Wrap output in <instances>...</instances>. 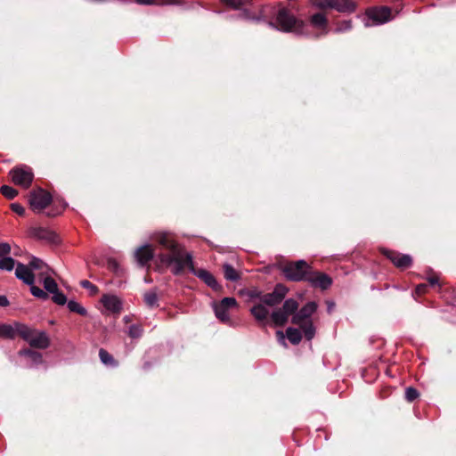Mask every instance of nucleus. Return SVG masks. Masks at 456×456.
<instances>
[{"instance_id":"1","label":"nucleus","mask_w":456,"mask_h":456,"mask_svg":"<svg viewBox=\"0 0 456 456\" xmlns=\"http://www.w3.org/2000/svg\"><path fill=\"white\" fill-rule=\"evenodd\" d=\"M153 240L163 250L159 254V261L166 266L170 267L175 275H179L185 269H188L213 290L220 291L222 289V286L210 272L194 267L191 254L187 252L184 247L179 244L171 233L167 232H157L153 236Z\"/></svg>"},{"instance_id":"2","label":"nucleus","mask_w":456,"mask_h":456,"mask_svg":"<svg viewBox=\"0 0 456 456\" xmlns=\"http://www.w3.org/2000/svg\"><path fill=\"white\" fill-rule=\"evenodd\" d=\"M268 25L285 33H294L298 37L310 36L308 25L305 21L297 20L286 8H281L276 14L275 21H269Z\"/></svg>"},{"instance_id":"3","label":"nucleus","mask_w":456,"mask_h":456,"mask_svg":"<svg viewBox=\"0 0 456 456\" xmlns=\"http://www.w3.org/2000/svg\"><path fill=\"white\" fill-rule=\"evenodd\" d=\"M317 307L315 302H308L292 316V323L299 326L307 340L313 339L315 335V327L311 316L316 312Z\"/></svg>"},{"instance_id":"4","label":"nucleus","mask_w":456,"mask_h":456,"mask_svg":"<svg viewBox=\"0 0 456 456\" xmlns=\"http://www.w3.org/2000/svg\"><path fill=\"white\" fill-rule=\"evenodd\" d=\"M20 329V337L27 341L30 346L46 349L50 346V338L45 331L32 329L26 324H22Z\"/></svg>"},{"instance_id":"5","label":"nucleus","mask_w":456,"mask_h":456,"mask_svg":"<svg viewBox=\"0 0 456 456\" xmlns=\"http://www.w3.org/2000/svg\"><path fill=\"white\" fill-rule=\"evenodd\" d=\"M311 266L305 260L289 262L282 267V273L287 280L291 281H306Z\"/></svg>"},{"instance_id":"6","label":"nucleus","mask_w":456,"mask_h":456,"mask_svg":"<svg viewBox=\"0 0 456 456\" xmlns=\"http://www.w3.org/2000/svg\"><path fill=\"white\" fill-rule=\"evenodd\" d=\"M314 5L320 9H334L346 13H352L356 10V4L352 0H317Z\"/></svg>"},{"instance_id":"7","label":"nucleus","mask_w":456,"mask_h":456,"mask_svg":"<svg viewBox=\"0 0 456 456\" xmlns=\"http://www.w3.org/2000/svg\"><path fill=\"white\" fill-rule=\"evenodd\" d=\"M364 20L365 27L384 24L391 20V10L388 7H375L367 11Z\"/></svg>"},{"instance_id":"8","label":"nucleus","mask_w":456,"mask_h":456,"mask_svg":"<svg viewBox=\"0 0 456 456\" xmlns=\"http://www.w3.org/2000/svg\"><path fill=\"white\" fill-rule=\"evenodd\" d=\"M9 175L12 181L19 186L25 189L28 188L33 181L34 174L31 167L28 166H20L13 167L10 172Z\"/></svg>"},{"instance_id":"9","label":"nucleus","mask_w":456,"mask_h":456,"mask_svg":"<svg viewBox=\"0 0 456 456\" xmlns=\"http://www.w3.org/2000/svg\"><path fill=\"white\" fill-rule=\"evenodd\" d=\"M288 291L289 289L285 285L279 283L274 287L273 292L261 296L260 302L271 307L278 305L285 298Z\"/></svg>"},{"instance_id":"10","label":"nucleus","mask_w":456,"mask_h":456,"mask_svg":"<svg viewBox=\"0 0 456 456\" xmlns=\"http://www.w3.org/2000/svg\"><path fill=\"white\" fill-rule=\"evenodd\" d=\"M237 306V301L234 297H224L220 302L213 303V309L218 320L226 322L230 320L228 310Z\"/></svg>"},{"instance_id":"11","label":"nucleus","mask_w":456,"mask_h":456,"mask_svg":"<svg viewBox=\"0 0 456 456\" xmlns=\"http://www.w3.org/2000/svg\"><path fill=\"white\" fill-rule=\"evenodd\" d=\"M51 200V195L42 189L30 192L28 200L31 208L38 212L45 209Z\"/></svg>"},{"instance_id":"12","label":"nucleus","mask_w":456,"mask_h":456,"mask_svg":"<svg viewBox=\"0 0 456 456\" xmlns=\"http://www.w3.org/2000/svg\"><path fill=\"white\" fill-rule=\"evenodd\" d=\"M306 281H308L312 287L319 288L322 290L329 289L332 284V279L326 273L321 272H314L310 270Z\"/></svg>"},{"instance_id":"13","label":"nucleus","mask_w":456,"mask_h":456,"mask_svg":"<svg viewBox=\"0 0 456 456\" xmlns=\"http://www.w3.org/2000/svg\"><path fill=\"white\" fill-rule=\"evenodd\" d=\"M382 254L398 268L405 269L410 267L412 264L411 256L407 254H401L386 248L382 249Z\"/></svg>"},{"instance_id":"14","label":"nucleus","mask_w":456,"mask_h":456,"mask_svg":"<svg viewBox=\"0 0 456 456\" xmlns=\"http://www.w3.org/2000/svg\"><path fill=\"white\" fill-rule=\"evenodd\" d=\"M30 237L56 244L59 242L58 235L52 230L45 227H32L28 231Z\"/></svg>"},{"instance_id":"15","label":"nucleus","mask_w":456,"mask_h":456,"mask_svg":"<svg viewBox=\"0 0 456 456\" xmlns=\"http://www.w3.org/2000/svg\"><path fill=\"white\" fill-rule=\"evenodd\" d=\"M16 277L27 285H32L35 282V275L28 265L18 263L15 269Z\"/></svg>"},{"instance_id":"16","label":"nucleus","mask_w":456,"mask_h":456,"mask_svg":"<svg viewBox=\"0 0 456 456\" xmlns=\"http://www.w3.org/2000/svg\"><path fill=\"white\" fill-rule=\"evenodd\" d=\"M153 255L154 250L149 244L140 247L134 253L137 263L142 266L148 264L152 259Z\"/></svg>"},{"instance_id":"17","label":"nucleus","mask_w":456,"mask_h":456,"mask_svg":"<svg viewBox=\"0 0 456 456\" xmlns=\"http://www.w3.org/2000/svg\"><path fill=\"white\" fill-rule=\"evenodd\" d=\"M310 24L317 28L321 29L322 32L320 34H317L315 37H318L322 35H327L329 32L328 29V19L325 16V14L317 12L311 16L310 18Z\"/></svg>"},{"instance_id":"18","label":"nucleus","mask_w":456,"mask_h":456,"mask_svg":"<svg viewBox=\"0 0 456 456\" xmlns=\"http://www.w3.org/2000/svg\"><path fill=\"white\" fill-rule=\"evenodd\" d=\"M101 302L108 311L112 313H118L122 307L121 301L115 295L105 294L102 297Z\"/></svg>"},{"instance_id":"19","label":"nucleus","mask_w":456,"mask_h":456,"mask_svg":"<svg viewBox=\"0 0 456 456\" xmlns=\"http://www.w3.org/2000/svg\"><path fill=\"white\" fill-rule=\"evenodd\" d=\"M21 322H14L13 324H0V338L12 339L20 336V327L22 326Z\"/></svg>"},{"instance_id":"20","label":"nucleus","mask_w":456,"mask_h":456,"mask_svg":"<svg viewBox=\"0 0 456 456\" xmlns=\"http://www.w3.org/2000/svg\"><path fill=\"white\" fill-rule=\"evenodd\" d=\"M250 313L259 322H265L269 316V310L266 308L265 305L261 302L255 304L251 307Z\"/></svg>"},{"instance_id":"21","label":"nucleus","mask_w":456,"mask_h":456,"mask_svg":"<svg viewBox=\"0 0 456 456\" xmlns=\"http://www.w3.org/2000/svg\"><path fill=\"white\" fill-rule=\"evenodd\" d=\"M52 273H48V272L39 273V276L43 281V285L45 289V292H48L51 294H53V292H56L59 289L56 281L51 277Z\"/></svg>"},{"instance_id":"22","label":"nucleus","mask_w":456,"mask_h":456,"mask_svg":"<svg viewBox=\"0 0 456 456\" xmlns=\"http://www.w3.org/2000/svg\"><path fill=\"white\" fill-rule=\"evenodd\" d=\"M20 355L26 356L29 359V367H35L43 362L42 354L31 349H23L19 352Z\"/></svg>"},{"instance_id":"23","label":"nucleus","mask_w":456,"mask_h":456,"mask_svg":"<svg viewBox=\"0 0 456 456\" xmlns=\"http://www.w3.org/2000/svg\"><path fill=\"white\" fill-rule=\"evenodd\" d=\"M282 310L283 309L280 307L273 310V313L271 314V319L275 326H284L288 322L289 315L286 312H283Z\"/></svg>"},{"instance_id":"24","label":"nucleus","mask_w":456,"mask_h":456,"mask_svg":"<svg viewBox=\"0 0 456 456\" xmlns=\"http://www.w3.org/2000/svg\"><path fill=\"white\" fill-rule=\"evenodd\" d=\"M224 276L227 281H237L240 279L239 272L230 264L223 265Z\"/></svg>"},{"instance_id":"25","label":"nucleus","mask_w":456,"mask_h":456,"mask_svg":"<svg viewBox=\"0 0 456 456\" xmlns=\"http://www.w3.org/2000/svg\"><path fill=\"white\" fill-rule=\"evenodd\" d=\"M28 266L31 269V271L32 270H39L40 273H42V272L53 273V271L48 265H46L41 259L37 258V257H33L30 260Z\"/></svg>"},{"instance_id":"26","label":"nucleus","mask_w":456,"mask_h":456,"mask_svg":"<svg viewBox=\"0 0 456 456\" xmlns=\"http://www.w3.org/2000/svg\"><path fill=\"white\" fill-rule=\"evenodd\" d=\"M286 336L293 345L299 344L302 339L301 331L292 327H289L286 330Z\"/></svg>"},{"instance_id":"27","label":"nucleus","mask_w":456,"mask_h":456,"mask_svg":"<svg viewBox=\"0 0 456 456\" xmlns=\"http://www.w3.org/2000/svg\"><path fill=\"white\" fill-rule=\"evenodd\" d=\"M281 308L283 312H286L289 316L295 314L298 308V303L294 298H288L284 301Z\"/></svg>"},{"instance_id":"28","label":"nucleus","mask_w":456,"mask_h":456,"mask_svg":"<svg viewBox=\"0 0 456 456\" xmlns=\"http://www.w3.org/2000/svg\"><path fill=\"white\" fill-rule=\"evenodd\" d=\"M99 357L106 366L115 367L118 365L113 356L102 348L99 351Z\"/></svg>"},{"instance_id":"29","label":"nucleus","mask_w":456,"mask_h":456,"mask_svg":"<svg viewBox=\"0 0 456 456\" xmlns=\"http://www.w3.org/2000/svg\"><path fill=\"white\" fill-rule=\"evenodd\" d=\"M67 305L70 312L77 313L82 316L87 314L86 309L75 300H69V302H67Z\"/></svg>"},{"instance_id":"30","label":"nucleus","mask_w":456,"mask_h":456,"mask_svg":"<svg viewBox=\"0 0 456 456\" xmlns=\"http://www.w3.org/2000/svg\"><path fill=\"white\" fill-rule=\"evenodd\" d=\"M15 261L12 257L4 256L0 259V269L4 271H12L14 268Z\"/></svg>"},{"instance_id":"31","label":"nucleus","mask_w":456,"mask_h":456,"mask_svg":"<svg viewBox=\"0 0 456 456\" xmlns=\"http://www.w3.org/2000/svg\"><path fill=\"white\" fill-rule=\"evenodd\" d=\"M0 191L5 198L9 200H12L18 195V191L9 185L1 186Z\"/></svg>"},{"instance_id":"32","label":"nucleus","mask_w":456,"mask_h":456,"mask_svg":"<svg viewBox=\"0 0 456 456\" xmlns=\"http://www.w3.org/2000/svg\"><path fill=\"white\" fill-rule=\"evenodd\" d=\"M29 286H30V292L34 297H36L39 299H42V300L48 299L49 296H48L47 292H45V290L41 289L40 288L35 286L34 284L29 285Z\"/></svg>"},{"instance_id":"33","label":"nucleus","mask_w":456,"mask_h":456,"mask_svg":"<svg viewBox=\"0 0 456 456\" xmlns=\"http://www.w3.org/2000/svg\"><path fill=\"white\" fill-rule=\"evenodd\" d=\"M144 302L147 305L153 307L158 305V296L154 291H149L144 294Z\"/></svg>"},{"instance_id":"34","label":"nucleus","mask_w":456,"mask_h":456,"mask_svg":"<svg viewBox=\"0 0 456 456\" xmlns=\"http://www.w3.org/2000/svg\"><path fill=\"white\" fill-rule=\"evenodd\" d=\"M52 299L55 304L59 305H64L67 303L66 296L59 289L53 293Z\"/></svg>"},{"instance_id":"35","label":"nucleus","mask_w":456,"mask_h":456,"mask_svg":"<svg viewBox=\"0 0 456 456\" xmlns=\"http://www.w3.org/2000/svg\"><path fill=\"white\" fill-rule=\"evenodd\" d=\"M419 395V394L417 391V389L411 387H407L405 390V398L408 402H413L415 399L418 398Z\"/></svg>"},{"instance_id":"36","label":"nucleus","mask_w":456,"mask_h":456,"mask_svg":"<svg viewBox=\"0 0 456 456\" xmlns=\"http://www.w3.org/2000/svg\"><path fill=\"white\" fill-rule=\"evenodd\" d=\"M80 285L88 289L91 295H94L98 292V288L87 280L81 281Z\"/></svg>"},{"instance_id":"37","label":"nucleus","mask_w":456,"mask_h":456,"mask_svg":"<svg viewBox=\"0 0 456 456\" xmlns=\"http://www.w3.org/2000/svg\"><path fill=\"white\" fill-rule=\"evenodd\" d=\"M142 333V329L139 325H131L129 327L128 335L133 338H136L141 337Z\"/></svg>"},{"instance_id":"38","label":"nucleus","mask_w":456,"mask_h":456,"mask_svg":"<svg viewBox=\"0 0 456 456\" xmlns=\"http://www.w3.org/2000/svg\"><path fill=\"white\" fill-rule=\"evenodd\" d=\"M352 28V22L351 20H344L338 24L335 31L336 32H345L347 30H350Z\"/></svg>"},{"instance_id":"39","label":"nucleus","mask_w":456,"mask_h":456,"mask_svg":"<svg viewBox=\"0 0 456 456\" xmlns=\"http://www.w3.org/2000/svg\"><path fill=\"white\" fill-rule=\"evenodd\" d=\"M11 252V246L6 242L0 243V259L8 256Z\"/></svg>"},{"instance_id":"40","label":"nucleus","mask_w":456,"mask_h":456,"mask_svg":"<svg viewBox=\"0 0 456 456\" xmlns=\"http://www.w3.org/2000/svg\"><path fill=\"white\" fill-rule=\"evenodd\" d=\"M11 208L16 214L22 216L25 213V208L19 203H12Z\"/></svg>"},{"instance_id":"41","label":"nucleus","mask_w":456,"mask_h":456,"mask_svg":"<svg viewBox=\"0 0 456 456\" xmlns=\"http://www.w3.org/2000/svg\"><path fill=\"white\" fill-rule=\"evenodd\" d=\"M241 18L246 19V20H262L261 17H256V16L251 15L248 10L243 11V12L241 13Z\"/></svg>"},{"instance_id":"42","label":"nucleus","mask_w":456,"mask_h":456,"mask_svg":"<svg viewBox=\"0 0 456 456\" xmlns=\"http://www.w3.org/2000/svg\"><path fill=\"white\" fill-rule=\"evenodd\" d=\"M135 2L139 4H148V5H151V4L161 5L162 4L159 2H158L157 0H135Z\"/></svg>"},{"instance_id":"43","label":"nucleus","mask_w":456,"mask_h":456,"mask_svg":"<svg viewBox=\"0 0 456 456\" xmlns=\"http://www.w3.org/2000/svg\"><path fill=\"white\" fill-rule=\"evenodd\" d=\"M428 286L426 284H419L415 289V293L419 296L426 293Z\"/></svg>"},{"instance_id":"44","label":"nucleus","mask_w":456,"mask_h":456,"mask_svg":"<svg viewBox=\"0 0 456 456\" xmlns=\"http://www.w3.org/2000/svg\"><path fill=\"white\" fill-rule=\"evenodd\" d=\"M263 295H264V294H263L261 291L257 290V289H253V290H250V291L248 292V296H249L251 298H257V299H259V300H260L261 296H263Z\"/></svg>"},{"instance_id":"45","label":"nucleus","mask_w":456,"mask_h":456,"mask_svg":"<svg viewBox=\"0 0 456 456\" xmlns=\"http://www.w3.org/2000/svg\"><path fill=\"white\" fill-rule=\"evenodd\" d=\"M183 0H166L165 2H159L161 5H178L181 4Z\"/></svg>"},{"instance_id":"46","label":"nucleus","mask_w":456,"mask_h":456,"mask_svg":"<svg viewBox=\"0 0 456 456\" xmlns=\"http://www.w3.org/2000/svg\"><path fill=\"white\" fill-rule=\"evenodd\" d=\"M9 305V300L5 296L0 295V306L5 307Z\"/></svg>"},{"instance_id":"47","label":"nucleus","mask_w":456,"mask_h":456,"mask_svg":"<svg viewBox=\"0 0 456 456\" xmlns=\"http://www.w3.org/2000/svg\"><path fill=\"white\" fill-rule=\"evenodd\" d=\"M428 281L429 284L432 285V286L438 284V278L437 277H429L428 279Z\"/></svg>"},{"instance_id":"48","label":"nucleus","mask_w":456,"mask_h":456,"mask_svg":"<svg viewBox=\"0 0 456 456\" xmlns=\"http://www.w3.org/2000/svg\"><path fill=\"white\" fill-rule=\"evenodd\" d=\"M328 307L327 310L329 313H331L335 307V304L333 302H327Z\"/></svg>"},{"instance_id":"49","label":"nucleus","mask_w":456,"mask_h":456,"mask_svg":"<svg viewBox=\"0 0 456 456\" xmlns=\"http://www.w3.org/2000/svg\"><path fill=\"white\" fill-rule=\"evenodd\" d=\"M276 335L277 337L282 341V343L285 345V341H284V335H283V332L281 331V330H278L276 332Z\"/></svg>"}]
</instances>
